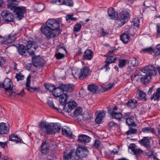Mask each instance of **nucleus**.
I'll use <instances>...</instances> for the list:
<instances>
[{
  "instance_id": "obj_1",
  "label": "nucleus",
  "mask_w": 160,
  "mask_h": 160,
  "mask_svg": "<svg viewBox=\"0 0 160 160\" xmlns=\"http://www.w3.org/2000/svg\"><path fill=\"white\" fill-rule=\"evenodd\" d=\"M60 24L59 21L51 18L46 22V25L40 28L41 32L48 39L55 38L60 33Z\"/></svg>"
},
{
  "instance_id": "obj_2",
  "label": "nucleus",
  "mask_w": 160,
  "mask_h": 160,
  "mask_svg": "<svg viewBox=\"0 0 160 160\" xmlns=\"http://www.w3.org/2000/svg\"><path fill=\"white\" fill-rule=\"evenodd\" d=\"M38 125V132L42 135L54 134L58 132L61 128V126L57 123L51 124L43 121L39 122Z\"/></svg>"
},
{
  "instance_id": "obj_3",
  "label": "nucleus",
  "mask_w": 160,
  "mask_h": 160,
  "mask_svg": "<svg viewBox=\"0 0 160 160\" xmlns=\"http://www.w3.org/2000/svg\"><path fill=\"white\" fill-rule=\"evenodd\" d=\"M123 118L126 120V123L129 128L135 127L137 126L134 120V117L131 115L130 112L125 113L123 115Z\"/></svg>"
},
{
  "instance_id": "obj_4",
  "label": "nucleus",
  "mask_w": 160,
  "mask_h": 160,
  "mask_svg": "<svg viewBox=\"0 0 160 160\" xmlns=\"http://www.w3.org/2000/svg\"><path fill=\"white\" fill-rule=\"evenodd\" d=\"M142 71L149 76V78L152 76L156 75L157 73L156 68L151 65H148L142 69Z\"/></svg>"
},
{
  "instance_id": "obj_5",
  "label": "nucleus",
  "mask_w": 160,
  "mask_h": 160,
  "mask_svg": "<svg viewBox=\"0 0 160 160\" xmlns=\"http://www.w3.org/2000/svg\"><path fill=\"white\" fill-rule=\"evenodd\" d=\"M13 86V84L11 80L9 78H5L3 82H0V87L3 88L6 92L11 91Z\"/></svg>"
},
{
  "instance_id": "obj_6",
  "label": "nucleus",
  "mask_w": 160,
  "mask_h": 160,
  "mask_svg": "<svg viewBox=\"0 0 160 160\" xmlns=\"http://www.w3.org/2000/svg\"><path fill=\"white\" fill-rule=\"evenodd\" d=\"M1 15L5 22H13L14 21V15L9 11H3L1 13Z\"/></svg>"
},
{
  "instance_id": "obj_7",
  "label": "nucleus",
  "mask_w": 160,
  "mask_h": 160,
  "mask_svg": "<svg viewBox=\"0 0 160 160\" xmlns=\"http://www.w3.org/2000/svg\"><path fill=\"white\" fill-rule=\"evenodd\" d=\"M120 16L119 20L120 23H119V25L121 27L128 20V18H130V15L128 11L124 10L120 12Z\"/></svg>"
},
{
  "instance_id": "obj_8",
  "label": "nucleus",
  "mask_w": 160,
  "mask_h": 160,
  "mask_svg": "<svg viewBox=\"0 0 160 160\" xmlns=\"http://www.w3.org/2000/svg\"><path fill=\"white\" fill-rule=\"evenodd\" d=\"M88 153V149L85 147H78L76 151V155L80 158L86 157Z\"/></svg>"
},
{
  "instance_id": "obj_9",
  "label": "nucleus",
  "mask_w": 160,
  "mask_h": 160,
  "mask_svg": "<svg viewBox=\"0 0 160 160\" xmlns=\"http://www.w3.org/2000/svg\"><path fill=\"white\" fill-rule=\"evenodd\" d=\"M26 11V8L24 7H18L12 11L20 19L24 17V13Z\"/></svg>"
},
{
  "instance_id": "obj_10",
  "label": "nucleus",
  "mask_w": 160,
  "mask_h": 160,
  "mask_svg": "<svg viewBox=\"0 0 160 160\" xmlns=\"http://www.w3.org/2000/svg\"><path fill=\"white\" fill-rule=\"evenodd\" d=\"M32 61L34 66L36 67H42L44 65L43 59L39 56H35L32 58Z\"/></svg>"
},
{
  "instance_id": "obj_11",
  "label": "nucleus",
  "mask_w": 160,
  "mask_h": 160,
  "mask_svg": "<svg viewBox=\"0 0 160 160\" xmlns=\"http://www.w3.org/2000/svg\"><path fill=\"white\" fill-rule=\"evenodd\" d=\"M129 149L131 150L137 158L142 154L143 152L141 149L136 148V145L134 143L131 144L129 147Z\"/></svg>"
},
{
  "instance_id": "obj_12",
  "label": "nucleus",
  "mask_w": 160,
  "mask_h": 160,
  "mask_svg": "<svg viewBox=\"0 0 160 160\" xmlns=\"http://www.w3.org/2000/svg\"><path fill=\"white\" fill-rule=\"evenodd\" d=\"M88 68L84 66L80 70L79 74V77L80 79L82 80L86 78L89 72Z\"/></svg>"
},
{
  "instance_id": "obj_13",
  "label": "nucleus",
  "mask_w": 160,
  "mask_h": 160,
  "mask_svg": "<svg viewBox=\"0 0 160 160\" xmlns=\"http://www.w3.org/2000/svg\"><path fill=\"white\" fill-rule=\"evenodd\" d=\"M27 48L22 44L19 45L17 50L19 53L23 57H26L27 56V53L29 52Z\"/></svg>"
},
{
  "instance_id": "obj_14",
  "label": "nucleus",
  "mask_w": 160,
  "mask_h": 160,
  "mask_svg": "<svg viewBox=\"0 0 160 160\" xmlns=\"http://www.w3.org/2000/svg\"><path fill=\"white\" fill-rule=\"evenodd\" d=\"M138 142L147 149H148L150 147V142L147 137H144L141 140L138 141Z\"/></svg>"
},
{
  "instance_id": "obj_15",
  "label": "nucleus",
  "mask_w": 160,
  "mask_h": 160,
  "mask_svg": "<svg viewBox=\"0 0 160 160\" xmlns=\"http://www.w3.org/2000/svg\"><path fill=\"white\" fill-rule=\"evenodd\" d=\"M108 14L109 18L111 19L115 20L118 18V13L113 8H111L108 9Z\"/></svg>"
},
{
  "instance_id": "obj_16",
  "label": "nucleus",
  "mask_w": 160,
  "mask_h": 160,
  "mask_svg": "<svg viewBox=\"0 0 160 160\" xmlns=\"http://www.w3.org/2000/svg\"><path fill=\"white\" fill-rule=\"evenodd\" d=\"M53 90L52 94L56 97H59L64 94V92L62 88L61 87L60 84L58 87L54 88Z\"/></svg>"
},
{
  "instance_id": "obj_17",
  "label": "nucleus",
  "mask_w": 160,
  "mask_h": 160,
  "mask_svg": "<svg viewBox=\"0 0 160 160\" xmlns=\"http://www.w3.org/2000/svg\"><path fill=\"white\" fill-rule=\"evenodd\" d=\"M93 55V53L91 50L87 49L83 54V59L84 60H90L92 59Z\"/></svg>"
},
{
  "instance_id": "obj_18",
  "label": "nucleus",
  "mask_w": 160,
  "mask_h": 160,
  "mask_svg": "<svg viewBox=\"0 0 160 160\" xmlns=\"http://www.w3.org/2000/svg\"><path fill=\"white\" fill-rule=\"evenodd\" d=\"M16 35L10 34L8 37H6L4 40L3 43L4 44H8L12 43L16 39Z\"/></svg>"
},
{
  "instance_id": "obj_19",
  "label": "nucleus",
  "mask_w": 160,
  "mask_h": 160,
  "mask_svg": "<svg viewBox=\"0 0 160 160\" xmlns=\"http://www.w3.org/2000/svg\"><path fill=\"white\" fill-rule=\"evenodd\" d=\"M19 2L17 0H9L8 3L7 4V8L11 10H13L16 8Z\"/></svg>"
},
{
  "instance_id": "obj_20",
  "label": "nucleus",
  "mask_w": 160,
  "mask_h": 160,
  "mask_svg": "<svg viewBox=\"0 0 160 160\" xmlns=\"http://www.w3.org/2000/svg\"><path fill=\"white\" fill-rule=\"evenodd\" d=\"M60 84L63 92H71L73 90L74 86L72 84H64L61 83Z\"/></svg>"
},
{
  "instance_id": "obj_21",
  "label": "nucleus",
  "mask_w": 160,
  "mask_h": 160,
  "mask_svg": "<svg viewBox=\"0 0 160 160\" xmlns=\"http://www.w3.org/2000/svg\"><path fill=\"white\" fill-rule=\"evenodd\" d=\"M67 107H64V110L66 112H70L77 105V103L74 102H69L67 103Z\"/></svg>"
},
{
  "instance_id": "obj_22",
  "label": "nucleus",
  "mask_w": 160,
  "mask_h": 160,
  "mask_svg": "<svg viewBox=\"0 0 160 160\" xmlns=\"http://www.w3.org/2000/svg\"><path fill=\"white\" fill-rule=\"evenodd\" d=\"M9 128L5 123H0V134H4L8 133Z\"/></svg>"
},
{
  "instance_id": "obj_23",
  "label": "nucleus",
  "mask_w": 160,
  "mask_h": 160,
  "mask_svg": "<svg viewBox=\"0 0 160 160\" xmlns=\"http://www.w3.org/2000/svg\"><path fill=\"white\" fill-rule=\"evenodd\" d=\"M41 152L43 154H47L49 152L50 149L49 144L47 143L46 141L42 143L41 145Z\"/></svg>"
},
{
  "instance_id": "obj_24",
  "label": "nucleus",
  "mask_w": 160,
  "mask_h": 160,
  "mask_svg": "<svg viewBox=\"0 0 160 160\" xmlns=\"http://www.w3.org/2000/svg\"><path fill=\"white\" fill-rule=\"evenodd\" d=\"M78 137V141L82 143L88 142L91 140V138L89 137L84 134L80 135Z\"/></svg>"
},
{
  "instance_id": "obj_25",
  "label": "nucleus",
  "mask_w": 160,
  "mask_h": 160,
  "mask_svg": "<svg viewBox=\"0 0 160 160\" xmlns=\"http://www.w3.org/2000/svg\"><path fill=\"white\" fill-rule=\"evenodd\" d=\"M88 89L92 93H95L99 91L100 88L97 85L95 84H92L88 85Z\"/></svg>"
},
{
  "instance_id": "obj_26",
  "label": "nucleus",
  "mask_w": 160,
  "mask_h": 160,
  "mask_svg": "<svg viewBox=\"0 0 160 160\" xmlns=\"http://www.w3.org/2000/svg\"><path fill=\"white\" fill-rule=\"evenodd\" d=\"M127 107L130 108L134 109L136 108L137 105V101L133 99H129L126 103Z\"/></svg>"
},
{
  "instance_id": "obj_27",
  "label": "nucleus",
  "mask_w": 160,
  "mask_h": 160,
  "mask_svg": "<svg viewBox=\"0 0 160 160\" xmlns=\"http://www.w3.org/2000/svg\"><path fill=\"white\" fill-rule=\"evenodd\" d=\"M9 140L13 141L14 142L18 143H21L22 140L21 139L18 137L17 135L15 134H12L9 137Z\"/></svg>"
},
{
  "instance_id": "obj_28",
  "label": "nucleus",
  "mask_w": 160,
  "mask_h": 160,
  "mask_svg": "<svg viewBox=\"0 0 160 160\" xmlns=\"http://www.w3.org/2000/svg\"><path fill=\"white\" fill-rule=\"evenodd\" d=\"M160 98V88H158L155 93H154L150 98L151 100L158 101Z\"/></svg>"
},
{
  "instance_id": "obj_29",
  "label": "nucleus",
  "mask_w": 160,
  "mask_h": 160,
  "mask_svg": "<svg viewBox=\"0 0 160 160\" xmlns=\"http://www.w3.org/2000/svg\"><path fill=\"white\" fill-rule=\"evenodd\" d=\"M69 97L67 93H65L63 95H62L59 98V102L60 105H64L66 103L67 99Z\"/></svg>"
},
{
  "instance_id": "obj_30",
  "label": "nucleus",
  "mask_w": 160,
  "mask_h": 160,
  "mask_svg": "<svg viewBox=\"0 0 160 160\" xmlns=\"http://www.w3.org/2000/svg\"><path fill=\"white\" fill-rule=\"evenodd\" d=\"M30 80H27L26 84V89L28 91L32 92L36 91L38 89V88L36 87H30Z\"/></svg>"
},
{
  "instance_id": "obj_31",
  "label": "nucleus",
  "mask_w": 160,
  "mask_h": 160,
  "mask_svg": "<svg viewBox=\"0 0 160 160\" xmlns=\"http://www.w3.org/2000/svg\"><path fill=\"white\" fill-rule=\"evenodd\" d=\"M105 114V113L104 112L99 113L95 119L96 122L98 124L101 123Z\"/></svg>"
},
{
  "instance_id": "obj_32",
  "label": "nucleus",
  "mask_w": 160,
  "mask_h": 160,
  "mask_svg": "<svg viewBox=\"0 0 160 160\" xmlns=\"http://www.w3.org/2000/svg\"><path fill=\"white\" fill-rule=\"evenodd\" d=\"M120 39L123 43L126 44L130 39V36L128 33H124L121 36Z\"/></svg>"
},
{
  "instance_id": "obj_33",
  "label": "nucleus",
  "mask_w": 160,
  "mask_h": 160,
  "mask_svg": "<svg viewBox=\"0 0 160 160\" xmlns=\"http://www.w3.org/2000/svg\"><path fill=\"white\" fill-rule=\"evenodd\" d=\"M113 118L120 120L122 118H123V115L120 112H116L112 111L111 113Z\"/></svg>"
},
{
  "instance_id": "obj_34",
  "label": "nucleus",
  "mask_w": 160,
  "mask_h": 160,
  "mask_svg": "<svg viewBox=\"0 0 160 160\" xmlns=\"http://www.w3.org/2000/svg\"><path fill=\"white\" fill-rule=\"evenodd\" d=\"M142 132L145 133H151L153 134L156 133V132L153 128L151 127H145L143 128L142 130Z\"/></svg>"
},
{
  "instance_id": "obj_35",
  "label": "nucleus",
  "mask_w": 160,
  "mask_h": 160,
  "mask_svg": "<svg viewBox=\"0 0 160 160\" xmlns=\"http://www.w3.org/2000/svg\"><path fill=\"white\" fill-rule=\"evenodd\" d=\"M117 58L116 55L113 56H109L108 57L105 62H108L111 64L115 62Z\"/></svg>"
},
{
  "instance_id": "obj_36",
  "label": "nucleus",
  "mask_w": 160,
  "mask_h": 160,
  "mask_svg": "<svg viewBox=\"0 0 160 160\" xmlns=\"http://www.w3.org/2000/svg\"><path fill=\"white\" fill-rule=\"evenodd\" d=\"M138 94L139 96V98L140 99L146 101L147 98H146V94L142 91L138 90Z\"/></svg>"
},
{
  "instance_id": "obj_37",
  "label": "nucleus",
  "mask_w": 160,
  "mask_h": 160,
  "mask_svg": "<svg viewBox=\"0 0 160 160\" xmlns=\"http://www.w3.org/2000/svg\"><path fill=\"white\" fill-rule=\"evenodd\" d=\"M62 134L63 135L69 138H71L72 137V132L70 130L68 131L65 128H62Z\"/></svg>"
},
{
  "instance_id": "obj_38",
  "label": "nucleus",
  "mask_w": 160,
  "mask_h": 160,
  "mask_svg": "<svg viewBox=\"0 0 160 160\" xmlns=\"http://www.w3.org/2000/svg\"><path fill=\"white\" fill-rule=\"evenodd\" d=\"M45 88L48 90L50 92H52V91H53L54 90L53 88H55V87L54 85L49 83H45L44 85Z\"/></svg>"
},
{
  "instance_id": "obj_39",
  "label": "nucleus",
  "mask_w": 160,
  "mask_h": 160,
  "mask_svg": "<svg viewBox=\"0 0 160 160\" xmlns=\"http://www.w3.org/2000/svg\"><path fill=\"white\" fill-rule=\"evenodd\" d=\"M148 77L149 76L146 73L145 75H143L140 78V80L142 83L145 84L149 82L150 78H148Z\"/></svg>"
},
{
  "instance_id": "obj_40",
  "label": "nucleus",
  "mask_w": 160,
  "mask_h": 160,
  "mask_svg": "<svg viewBox=\"0 0 160 160\" xmlns=\"http://www.w3.org/2000/svg\"><path fill=\"white\" fill-rule=\"evenodd\" d=\"M141 52L143 53H151L154 52L153 49L152 47H149L147 48L142 49L141 51Z\"/></svg>"
},
{
  "instance_id": "obj_41",
  "label": "nucleus",
  "mask_w": 160,
  "mask_h": 160,
  "mask_svg": "<svg viewBox=\"0 0 160 160\" xmlns=\"http://www.w3.org/2000/svg\"><path fill=\"white\" fill-rule=\"evenodd\" d=\"M60 5H64L72 7L73 5V3L72 0H64L62 2Z\"/></svg>"
},
{
  "instance_id": "obj_42",
  "label": "nucleus",
  "mask_w": 160,
  "mask_h": 160,
  "mask_svg": "<svg viewBox=\"0 0 160 160\" xmlns=\"http://www.w3.org/2000/svg\"><path fill=\"white\" fill-rule=\"evenodd\" d=\"M74 152L72 150H71L69 153L66 155H63V158L64 160H70L72 157V154Z\"/></svg>"
},
{
  "instance_id": "obj_43",
  "label": "nucleus",
  "mask_w": 160,
  "mask_h": 160,
  "mask_svg": "<svg viewBox=\"0 0 160 160\" xmlns=\"http://www.w3.org/2000/svg\"><path fill=\"white\" fill-rule=\"evenodd\" d=\"M118 66L120 68H122L126 65V60L124 59H119Z\"/></svg>"
},
{
  "instance_id": "obj_44",
  "label": "nucleus",
  "mask_w": 160,
  "mask_h": 160,
  "mask_svg": "<svg viewBox=\"0 0 160 160\" xmlns=\"http://www.w3.org/2000/svg\"><path fill=\"white\" fill-rule=\"evenodd\" d=\"M87 114H84L83 116V119L86 122H90L91 120L92 115L87 113Z\"/></svg>"
},
{
  "instance_id": "obj_45",
  "label": "nucleus",
  "mask_w": 160,
  "mask_h": 160,
  "mask_svg": "<svg viewBox=\"0 0 160 160\" xmlns=\"http://www.w3.org/2000/svg\"><path fill=\"white\" fill-rule=\"evenodd\" d=\"M47 103L50 107L53 109H55L59 112H60V111L61 110V109L55 107L52 101L48 100L47 101Z\"/></svg>"
},
{
  "instance_id": "obj_46",
  "label": "nucleus",
  "mask_w": 160,
  "mask_h": 160,
  "mask_svg": "<svg viewBox=\"0 0 160 160\" xmlns=\"http://www.w3.org/2000/svg\"><path fill=\"white\" fill-rule=\"evenodd\" d=\"M153 50L154 52L156 55H160V44L157 45Z\"/></svg>"
},
{
  "instance_id": "obj_47",
  "label": "nucleus",
  "mask_w": 160,
  "mask_h": 160,
  "mask_svg": "<svg viewBox=\"0 0 160 160\" xmlns=\"http://www.w3.org/2000/svg\"><path fill=\"white\" fill-rule=\"evenodd\" d=\"M82 28L81 24L79 23H77L74 27L73 31L75 32H79Z\"/></svg>"
},
{
  "instance_id": "obj_48",
  "label": "nucleus",
  "mask_w": 160,
  "mask_h": 160,
  "mask_svg": "<svg viewBox=\"0 0 160 160\" xmlns=\"http://www.w3.org/2000/svg\"><path fill=\"white\" fill-rule=\"evenodd\" d=\"M82 109L81 108H78L76 109L74 112V115L76 117L82 114Z\"/></svg>"
},
{
  "instance_id": "obj_49",
  "label": "nucleus",
  "mask_w": 160,
  "mask_h": 160,
  "mask_svg": "<svg viewBox=\"0 0 160 160\" xmlns=\"http://www.w3.org/2000/svg\"><path fill=\"white\" fill-rule=\"evenodd\" d=\"M44 8V5L42 3L38 4H37L36 6V9L38 12L42 11L43 10Z\"/></svg>"
},
{
  "instance_id": "obj_50",
  "label": "nucleus",
  "mask_w": 160,
  "mask_h": 160,
  "mask_svg": "<svg viewBox=\"0 0 160 160\" xmlns=\"http://www.w3.org/2000/svg\"><path fill=\"white\" fill-rule=\"evenodd\" d=\"M36 42L31 40H29L27 42L26 48L29 50L33 45H35Z\"/></svg>"
},
{
  "instance_id": "obj_51",
  "label": "nucleus",
  "mask_w": 160,
  "mask_h": 160,
  "mask_svg": "<svg viewBox=\"0 0 160 160\" xmlns=\"http://www.w3.org/2000/svg\"><path fill=\"white\" fill-rule=\"evenodd\" d=\"M129 128L130 129L129 130H128V131L126 132V134L127 135L135 134L137 132V129L134 128Z\"/></svg>"
},
{
  "instance_id": "obj_52",
  "label": "nucleus",
  "mask_w": 160,
  "mask_h": 160,
  "mask_svg": "<svg viewBox=\"0 0 160 160\" xmlns=\"http://www.w3.org/2000/svg\"><path fill=\"white\" fill-rule=\"evenodd\" d=\"M129 62L131 65L132 67L137 66L138 64V63H136V59L134 58L130 59Z\"/></svg>"
},
{
  "instance_id": "obj_53",
  "label": "nucleus",
  "mask_w": 160,
  "mask_h": 160,
  "mask_svg": "<svg viewBox=\"0 0 160 160\" xmlns=\"http://www.w3.org/2000/svg\"><path fill=\"white\" fill-rule=\"evenodd\" d=\"M108 128L110 129L112 128H115L118 127V125L117 123H115L113 121H111L108 123Z\"/></svg>"
},
{
  "instance_id": "obj_54",
  "label": "nucleus",
  "mask_w": 160,
  "mask_h": 160,
  "mask_svg": "<svg viewBox=\"0 0 160 160\" xmlns=\"http://www.w3.org/2000/svg\"><path fill=\"white\" fill-rule=\"evenodd\" d=\"M73 15L68 14L66 17V20L68 21V20L70 19L72 21H76L77 20V18L73 17Z\"/></svg>"
},
{
  "instance_id": "obj_55",
  "label": "nucleus",
  "mask_w": 160,
  "mask_h": 160,
  "mask_svg": "<svg viewBox=\"0 0 160 160\" xmlns=\"http://www.w3.org/2000/svg\"><path fill=\"white\" fill-rule=\"evenodd\" d=\"M106 63L105 65H103L101 68V69H105V71H108L110 70V68L109 66V65L110 63H109L108 62H106Z\"/></svg>"
},
{
  "instance_id": "obj_56",
  "label": "nucleus",
  "mask_w": 160,
  "mask_h": 160,
  "mask_svg": "<svg viewBox=\"0 0 160 160\" xmlns=\"http://www.w3.org/2000/svg\"><path fill=\"white\" fill-rule=\"evenodd\" d=\"M55 56L57 59H60L64 57V55L61 53H58L55 54Z\"/></svg>"
},
{
  "instance_id": "obj_57",
  "label": "nucleus",
  "mask_w": 160,
  "mask_h": 160,
  "mask_svg": "<svg viewBox=\"0 0 160 160\" xmlns=\"http://www.w3.org/2000/svg\"><path fill=\"white\" fill-rule=\"evenodd\" d=\"M156 34L157 36H160V23H158L156 25Z\"/></svg>"
},
{
  "instance_id": "obj_58",
  "label": "nucleus",
  "mask_w": 160,
  "mask_h": 160,
  "mask_svg": "<svg viewBox=\"0 0 160 160\" xmlns=\"http://www.w3.org/2000/svg\"><path fill=\"white\" fill-rule=\"evenodd\" d=\"M15 78H17V81H18L20 80H23L24 79V76L20 74H16Z\"/></svg>"
},
{
  "instance_id": "obj_59",
  "label": "nucleus",
  "mask_w": 160,
  "mask_h": 160,
  "mask_svg": "<svg viewBox=\"0 0 160 160\" xmlns=\"http://www.w3.org/2000/svg\"><path fill=\"white\" fill-rule=\"evenodd\" d=\"M6 59L3 57H0V67L3 65L5 62Z\"/></svg>"
},
{
  "instance_id": "obj_60",
  "label": "nucleus",
  "mask_w": 160,
  "mask_h": 160,
  "mask_svg": "<svg viewBox=\"0 0 160 160\" xmlns=\"http://www.w3.org/2000/svg\"><path fill=\"white\" fill-rule=\"evenodd\" d=\"M7 141L4 142H0V146L2 148H4L7 146Z\"/></svg>"
},
{
  "instance_id": "obj_61",
  "label": "nucleus",
  "mask_w": 160,
  "mask_h": 160,
  "mask_svg": "<svg viewBox=\"0 0 160 160\" xmlns=\"http://www.w3.org/2000/svg\"><path fill=\"white\" fill-rule=\"evenodd\" d=\"M114 83L112 84H109L108 87H106L105 88V91H108L110 90L112 88L113 86Z\"/></svg>"
},
{
  "instance_id": "obj_62",
  "label": "nucleus",
  "mask_w": 160,
  "mask_h": 160,
  "mask_svg": "<svg viewBox=\"0 0 160 160\" xmlns=\"http://www.w3.org/2000/svg\"><path fill=\"white\" fill-rule=\"evenodd\" d=\"M94 146L98 148H99L100 147V142L98 140H96L95 141Z\"/></svg>"
},
{
  "instance_id": "obj_63",
  "label": "nucleus",
  "mask_w": 160,
  "mask_h": 160,
  "mask_svg": "<svg viewBox=\"0 0 160 160\" xmlns=\"http://www.w3.org/2000/svg\"><path fill=\"white\" fill-rule=\"evenodd\" d=\"M102 36H104L106 35H107L108 34L109 32L107 31H105L104 29L103 28H102Z\"/></svg>"
},
{
  "instance_id": "obj_64",
  "label": "nucleus",
  "mask_w": 160,
  "mask_h": 160,
  "mask_svg": "<svg viewBox=\"0 0 160 160\" xmlns=\"http://www.w3.org/2000/svg\"><path fill=\"white\" fill-rule=\"evenodd\" d=\"M154 151L153 150H148V152H147V154L148 156H151L153 155Z\"/></svg>"
}]
</instances>
